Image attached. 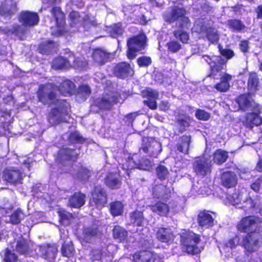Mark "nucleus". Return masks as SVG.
Returning <instances> with one entry per match:
<instances>
[{"instance_id": "f257e3e1", "label": "nucleus", "mask_w": 262, "mask_h": 262, "mask_svg": "<svg viewBox=\"0 0 262 262\" xmlns=\"http://www.w3.org/2000/svg\"><path fill=\"white\" fill-rule=\"evenodd\" d=\"M38 102L44 105H54L47 115L48 121L53 126L67 122L66 117L68 115L69 103L65 99L58 98L55 87L50 83L40 84L36 92Z\"/></svg>"}, {"instance_id": "f03ea898", "label": "nucleus", "mask_w": 262, "mask_h": 262, "mask_svg": "<svg viewBox=\"0 0 262 262\" xmlns=\"http://www.w3.org/2000/svg\"><path fill=\"white\" fill-rule=\"evenodd\" d=\"M141 151L149 157H157L162 151L161 143L152 138L144 137L139 153H135L127 158L122 164V168L126 171L134 169L149 170L152 168L151 161L141 155Z\"/></svg>"}, {"instance_id": "7ed1b4c3", "label": "nucleus", "mask_w": 262, "mask_h": 262, "mask_svg": "<svg viewBox=\"0 0 262 262\" xmlns=\"http://www.w3.org/2000/svg\"><path fill=\"white\" fill-rule=\"evenodd\" d=\"M262 219L256 215H247L242 217L237 223L236 228L240 233L260 234L262 232Z\"/></svg>"}, {"instance_id": "20e7f679", "label": "nucleus", "mask_w": 262, "mask_h": 262, "mask_svg": "<svg viewBox=\"0 0 262 262\" xmlns=\"http://www.w3.org/2000/svg\"><path fill=\"white\" fill-rule=\"evenodd\" d=\"M200 235L185 230L180 234V243L182 251L189 255H194L201 253L197 246L200 242Z\"/></svg>"}, {"instance_id": "39448f33", "label": "nucleus", "mask_w": 262, "mask_h": 262, "mask_svg": "<svg viewBox=\"0 0 262 262\" xmlns=\"http://www.w3.org/2000/svg\"><path fill=\"white\" fill-rule=\"evenodd\" d=\"M186 14L187 11L185 8L174 6L172 7L170 12L165 16L164 19L169 24L178 22V27L181 29H187L191 25V21Z\"/></svg>"}, {"instance_id": "423d86ee", "label": "nucleus", "mask_w": 262, "mask_h": 262, "mask_svg": "<svg viewBox=\"0 0 262 262\" xmlns=\"http://www.w3.org/2000/svg\"><path fill=\"white\" fill-rule=\"evenodd\" d=\"M147 40L146 35L142 32L129 37L126 41L127 58L129 60L135 58L136 53L145 49L147 46Z\"/></svg>"}, {"instance_id": "0eeeda50", "label": "nucleus", "mask_w": 262, "mask_h": 262, "mask_svg": "<svg viewBox=\"0 0 262 262\" xmlns=\"http://www.w3.org/2000/svg\"><path fill=\"white\" fill-rule=\"evenodd\" d=\"M107 201L106 190L101 185L95 186L91 191L89 206L101 209L106 206Z\"/></svg>"}, {"instance_id": "6e6552de", "label": "nucleus", "mask_w": 262, "mask_h": 262, "mask_svg": "<svg viewBox=\"0 0 262 262\" xmlns=\"http://www.w3.org/2000/svg\"><path fill=\"white\" fill-rule=\"evenodd\" d=\"M79 156L80 152L76 148L62 146L57 151L56 161L63 166L67 164H73L77 162Z\"/></svg>"}, {"instance_id": "1a4fd4ad", "label": "nucleus", "mask_w": 262, "mask_h": 262, "mask_svg": "<svg viewBox=\"0 0 262 262\" xmlns=\"http://www.w3.org/2000/svg\"><path fill=\"white\" fill-rule=\"evenodd\" d=\"M192 169L196 176L204 178L211 173V161L204 157H196L192 162Z\"/></svg>"}, {"instance_id": "9d476101", "label": "nucleus", "mask_w": 262, "mask_h": 262, "mask_svg": "<svg viewBox=\"0 0 262 262\" xmlns=\"http://www.w3.org/2000/svg\"><path fill=\"white\" fill-rule=\"evenodd\" d=\"M55 21L58 35H61L67 32L66 14L59 6H54L50 10Z\"/></svg>"}, {"instance_id": "9b49d317", "label": "nucleus", "mask_w": 262, "mask_h": 262, "mask_svg": "<svg viewBox=\"0 0 262 262\" xmlns=\"http://www.w3.org/2000/svg\"><path fill=\"white\" fill-rule=\"evenodd\" d=\"M261 245V242L255 234H247L242 238L241 246L244 249L245 253L248 255L257 251Z\"/></svg>"}, {"instance_id": "f8f14e48", "label": "nucleus", "mask_w": 262, "mask_h": 262, "mask_svg": "<svg viewBox=\"0 0 262 262\" xmlns=\"http://www.w3.org/2000/svg\"><path fill=\"white\" fill-rule=\"evenodd\" d=\"M18 20L23 27L31 28L38 24L39 17L37 12L25 10L19 13Z\"/></svg>"}, {"instance_id": "ddd939ff", "label": "nucleus", "mask_w": 262, "mask_h": 262, "mask_svg": "<svg viewBox=\"0 0 262 262\" xmlns=\"http://www.w3.org/2000/svg\"><path fill=\"white\" fill-rule=\"evenodd\" d=\"M112 72L116 77L124 79L128 77L133 76L134 71L132 68L130 63L122 61L119 62L113 67Z\"/></svg>"}, {"instance_id": "4468645a", "label": "nucleus", "mask_w": 262, "mask_h": 262, "mask_svg": "<svg viewBox=\"0 0 262 262\" xmlns=\"http://www.w3.org/2000/svg\"><path fill=\"white\" fill-rule=\"evenodd\" d=\"M133 258L134 262H156L161 259L156 252L147 250L136 252L133 254Z\"/></svg>"}, {"instance_id": "2eb2a0df", "label": "nucleus", "mask_w": 262, "mask_h": 262, "mask_svg": "<svg viewBox=\"0 0 262 262\" xmlns=\"http://www.w3.org/2000/svg\"><path fill=\"white\" fill-rule=\"evenodd\" d=\"M118 102V97L117 96L107 95L96 99L95 101V105L100 110L110 111Z\"/></svg>"}, {"instance_id": "dca6fc26", "label": "nucleus", "mask_w": 262, "mask_h": 262, "mask_svg": "<svg viewBox=\"0 0 262 262\" xmlns=\"http://www.w3.org/2000/svg\"><path fill=\"white\" fill-rule=\"evenodd\" d=\"M199 34L204 35L208 40L213 44L217 43L220 39V35L217 30L213 27L202 24L198 32Z\"/></svg>"}, {"instance_id": "f3484780", "label": "nucleus", "mask_w": 262, "mask_h": 262, "mask_svg": "<svg viewBox=\"0 0 262 262\" xmlns=\"http://www.w3.org/2000/svg\"><path fill=\"white\" fill-rule=\"evenodd\" d=\"M18 10L17 3L14 0H5L0 5V15L11 18Z\"/></svg>"}, {"instance_id": "a211bd4d", "label": "nucleus", "mask_w": 262, "mask_h": 262, "mask_svg": "<svg viewBox=\"0 0 262 262\" xmlns=\"http://www.w3.org/2000/svg\"><path fill=\"white\" fill-rule=\"evenodd\" d=\"M4 180L13 185L21 184L23 178V173L19 169L6 168L3 173Z\"/></svg>"}, {"instance_id": "6ab92c4d", "label": "nucleus", "mask_w": 262, "mask_h": 262, "mask_svg": "<svg viewBox=\"0 0 262 262\" xmlns=\"http://www.w3.org/2000/svg\"><path fill=\"white\" fill-rule=\"evenodd\" d=\"M214 220L209 211H201L197 216V222L203 229H208L214 225Z\"/></svg>"}, {"instance_id": "aec40b11", "label": "nucleus", "mask_w": 262, "mask_h": 262, "mask_svg": "<svg viewBox=\"0 0 262 262\" xmlns=\"http://www.w3.org/2000/svg\"><path fill=\"white\" fill-rule=\"evenodd\" d=\"M174 235L170 227H159L156 232V237L162 243H168L173 241Z\"/></svg>"}, {"instance_id": "412c9836", "label": "nucleus", "mask_w": 262, "mask_h": 262, "mask_svg": "<svg viewBox=\"0 0 262 262\" xmlns=\"http://www.w3.org/2000/svg\"><path fill=\"white\" fill-rule=\"evenodd\" d=\"M149 208L154 213L160 216H167L170 211V207L165 199L163 201H158L154 204L150 205Z\"/></svg>"}, {"instance_id": "4be33fe9", "label": "nucleus", "mask_w": 262, "mask_h": 262, "mask_svg": "<svg viewBox=\"0 0 262 262\" xmlns=\"http://www.w3.org/2000/svg\"><path fill=\"white\" fill-rule=\"evenodd\" d=\"M253 101L250 93L240 94L235 98V102L243 112H246L252 107Z\"/></svg>"}, {"instance_id": "5701e85b", "label": "nucleus", "mask_w": 262, "mask_h": 262, "mask_svg": "<svg viewBox=\"0 0 262 262\" xmlns=\"http://www.w3.org/2000/svg\"><path fill=\"white\" fill-rule=\"evenodd\" d=\"M92 57L95 62L102 66L109 61L110 53L101 48H96L93 49Z\"/></svg>"}, {"instance_id": "b1692460", "label": "nucleus", "mask_w": 262, "mask_h": 262, "mask_svg": "<svg viewBox=\"0 0 262 262\" xmlns=\"http://www.w3.org/2000/svg\"><path fill=\"white\" fill-rule=\"evenodd\" d=\"M51 84L55 87L56 90H58L61 95L64 96L73 95L75 89L74 83L69 79L63 80L57 87Z\"/></svg>"}, {"instance_id": "393cba45", "label": "nucleus", "mask_w": 262, "mask_h": 262, "mask_svg": "<svg viewBox=\"0 0 262 262\" xmlns=\"http://www.w3.org/2000/svg\"><path fill=\"white\" fill-rule=\"evenodd\" d=\"M86 194L81 191L75 192L69 198V205L72 208H80L85 203Z\"/></svg>"}, {"instance_id": "a878e982", "label": "nucleus", "mask_w": 262, "mask_h": 262, "mask_svg": "<svg viewBox=\"0 0 262 262\" xmlns=\"http://www.w3.org/2000/svg\"><path fill=\"white\" fill-rule=\"evenodd\" d=\"M221 183L226 188L235 187L237 184L236 174L231 171L224 172L221 177Z\"/></svg>"}, {"instance_id": "bb28decb", "label": "nucleus", "mask_w": 262, "mask_h": 262, "mask_svg": "<svg viewBox=\"0 0 262 262\" xmlns=\"http://www.w3.org/2000/svg\"><path fill=\"white\" fill-rule=\"evenodd\" d=\"M261 123L262 118L258 114L255 112L246 114L244 124L246 127L252 129L254 126H259Z\"/></svg>"}, {"instance_id": "cd10ccee", "label": "nucleus", "mask_w": 262, "mask_h": 262, "mask_svg": "<svg viewBox=\"0 0 262 262\" xmlns=\"http://www.w3.org/2000/svg\"><path fill=\"white\" fill-rule=\"evenodd\" d=\"M113 238L119 243H125L128 241V232L122 226L117 225L112 229Z\"/></svg>"}, {"instance_id": "c85d7f7f", "label": "nucleus", "mask_w": 262, "mask_h": 262, "mask_svg": "<svg viewBox=\"0 0 262 262\" xmlns=\"http://www.w3.org/2000/svg\"><path fill=\"white\" fill-rule=\"evenodd\" d=\"M191 142L190 135H182L179 137L178 142L176 144L177 150L184 155H188Z\"/></svg>"}, {"instance_id": "c756f323", "label": "nucleus", "mask_w": 262, "mask_h": 262, "mask_svg": "<svg viewBox=\"0 0 262 262\" xmlns=\"http://www.w3.org/2000/svg\"><path fill=\"white\" fill-rule=\"evenodd\" d=\"M210 72L208 77L213 79H218L223 75L222 70L224 69V63L221 60L212 61L210 63Z\"/></svg>"}, {"instance_id": "7c9ffc66", "label": "nucleus", "mask_w": 262, "mask_h": 262, "mask_svg": "<svg viewBox=\"0 0 262 262\" xmlns=\"http://www.w3.org/2000/svg\"><path fill=\"white\" fill-rule=\"evenodd\" d=\"M105 185L111 189L119 188L122 184L120 178L115 172H108L104 179Z\"/></svg>"}, {"instance_id": "2f4dec72", "label": "nucleus", "mask_w": 262, "mask_h": 262, "mask_svg": "<svg viewBox=\"0 0 262 262\" xmlns=\"http://www.w3.org/2000/svg\"><path fill=\"white\" fill-rule=\"evenodd\" d=\"M52 68L54 70H68L72 67L67 58L58 56L53 59L51 63Z\"/></svg>"}, {"instance_id": "473e14b6", "label": "nucleus", "mask_w": 262, "mask_h": 262, "mask_svg": "<svg viewBox=\"0 0 262 262\" xmlns=\"http://www.w3.org/2000/svg\"><path fill=\"white\" fill-rule=\"evenodd\" d=\"M57 251V248L53 245L46 244L39 246V252L46 259L55 258Z\"/></svg>"}, {"instance_id": "72a5a7b5", "label": "nucleus", "mask_w": 262, "mask_h": 262, "mask_svg": "<svg viewBox=\"0 0 262 262\" xmlns=\"http://www.w3.org/2000/svg\"><path fill=\"white\" fill-rule=\"evenodd\" d=\"M220 82L216 83L214 88L219 92H226L230 88L229 82L232 79V76L228 73H224L219 77Z\"/></svg>"}, {"instance_id": "f704fd0d", "label": "nucleus", "mask_w": 262, "mask_h": 262, "mask_svg": "<svg viewBox=\"0 0 262 262\" xmlns=\"http://www.w3.org/2000/svg\"><path fill=\"white\" fill-rule=\"evenodd\" d=\"M31 245L30 241L24 238H20L17 242L16 251L20 255L27 254L31 250Z\"/></svg>"}, {"instance_id": "c9c22d12", "label": "nucleus", "mask_w": 262, "mask_h": 262, "mask_svg": "<svg viewBox=\"0 0 262 262\" xmlns=\"http://www.w3.org/2000/svg\"><path fill=\"white\" fill-rule=\"evenodd\" d=\"M82 234L85 237H98L101 235L102 232L99 230L98 225L94 223L84 227L82 230Z\"/></svg>"}, {"instance_id": "e433bc0d", "label": "nucleus", "mask_w": 262, "mask_h": 262, "mask_svg": "<svg viewBox=\"0 0 262 262\" xmlns=\"http://www.w3.org/2000/svg\"><path fill=\"white\" fill-rule=\"evenodd\" d=\"M259 86V79L256 73L251 72L249 74V76L247 81V89L251 92L255 93Z\"/></svg>"}, {"instance_id": "4c0bfd02", "label": "nucleus", "mask_w": 262, "mask_h": 262, "mask_svg": "<svg viewBox=\"0 0 262 262\" xmlns=\"http://www.w3.org/2000/svg\"><path fill=\"white\" fill-rule=\"evenodd\" d=\"M124 205L121 201H114L110 204L109 211L114 217L122 215Z\"/></svg>"}, {"instance_id": "58836bf2", "label": "nucleus", "mask_w": 262, "mask_h": 262, "mask_svg": "<svg viewBox=\"0 0 262 262\" xmlns=\"http://www.w3.org/2000/svg\"><path fill=\"white\" fill-rule=\"evenodd\" d=\"M129 217L131 223L135 226L141 227L143 226L144 217L142 211L136 209L130 213Z\"/></svg>"}, {"instance_id": "ea45409f", "label": "nucleus", "mask_w": 262, "mask_h": 262, "mask_svg": "<svg viewBox=\"0 0 262 262\" xmlns=\"http://www.w3.org/2000/svg\"><path fill=\"white\" fill-rule=\"evenodd\" d=\"M92 170L87 167L81 166L78 169L76 176L80 182L85 183L88 182L92 176Z\"/></svg>"}, {"instance_id": "a19ab883", "label": "nucleus", "mask_w": 262, "mask_h": 262, "mask_svg": "<svg viewBox=\"0 0 262 262\" xmlns=\"http://www.w3.org/2000/svg\"><path fill=\"white\" fill-rule=\"evenodd\" d=\"M228 27L233 32H241L245 28V26L241 20L238 19H230L227 20Z\"/></svg>"}, {"instance_id": "79ce46f5", "label": "nucleus", "mask_w": 262, "mask_h": 262, "mask_svg": "<svg viewBox=\"0 0 262 262\" xmlns=\"http://www.w3.org/2000/svg\"><path fill=\"white\" fill-rule=\"evenodd\" d=\"M228 158V152L221 149H216L213 154V161L217 165L223 164Z\"/></svg>"}, {"instance_id": "37998d69", "label": "nucleus", "mask_w": 262, "mask_h": 262, "mask_svg": "<svg viewBox=\"0 0 262 262\" xmlns=\"http://www.w3.org/2000/svg\"><path fill=\"white\" fill-rule=\"evenodd\" d=\"M67 139L68 142L71 144H83L86 141V139L77 130L71 132Z\"/></svg>"}, {"instance_id": "c03bdc74", "label": "nucleus", "mask_w": 262, "mask_h": 262, "mask_svg": "<svg viewBox=\"0 0 262 262\" xmlns=\"http://www.w3.org/2000/svg\"><path fill=\"white\" fill-rule=\"evenodd\" d=\"M124 32V29L122 27V23L118 22L113 24L110 26L109 30V34L110 36L113 38H117L122 36Z\"/></svg>"}, {"instance_id": "a18cd8bd", "label": "nucleus", "mask_w": 262, "mask_h": 262, "mask_svg": "<svg viewBox=\"0 0 262 262\" xmlns=\"http://www.w3.org/2000/svg\"><path fill=\"white\" fill-rule=\"evenodd\" d=\"M59 217V221L62 225H69L71 221L74 219L73 214L72 213L67 211L63 209H59L57 211Z\"/></svg>"}, {"instance_id": "49530a36", "label": "nucleus", "mask_w": 262, "mask_h": 262, "mask_svg": "<svg viewBox=\"0 0 262 262\" xmlns=\"http://www.w3.org/2000/svg\"><path fill=\"white\" fill-rule=\"evenodd\" d=\"M60 251L62 256L70 258L74 255L75 250L71 242H64L61 246Z\"/></svg>"}, {"instance_id": "de8ad7c7", "label": "nucleus", "mask_w": 262, "mask_h": 262, "mask_svg": "<svg viewBox=\"0 0 262 262\" xmlns=\"http://www.w3.org/2000/svg\"><path fill=\"white\" fill-rule=\"evenodd\" d=\"M25 217L23 211L20 208H17L10 215L9 222L12 225L19 224Z\"/></svg>"}, {"instance_id": "09e8293b", "label": "nucleus", "mask_w": 262, "mask_h": 262, "mask_svg": "<svg viewBox=\"0 0 262 262\" xmlns=\"http://www.w3.org/2000/svg\"><path fill=\"white\" fill-rule=\"evenodd\" d=\"M55 48V42L52 40H47L40 43L38 47L39 52L42 54L51 53Z\"/></svg>"}, {"instance_id": "8fccbe9b", "label": "nucleus", "mask_w": 262, "mask_h": 262, "mask_svg": "<svg viewBox=\"0 0 262 262\" xmlns=\"http://www.w3.org/2000/svg\"><path fill=\"white\" fill-rule=\"evenodd\" d=\"M81 25L85 31H89L92 27H96L98 24L95 17L91 18L89 14H86L82 18Z\"/></svg>"}, {"instance_id": "3c124183", "label": "nucleus", "mask_w": 262, "mask_h": 262, "mask_svg": "<svg viewBox=\"0 0 262 262\" xmlns=\"http://www.w3.org/2000/svg\"><path fill=\"white\" fill-rule=\"evenodd\" d=\"M189 120V117L187 116H186L184 118H179L176 120V122L179 125L178 132L180 134H182L187 130L190 126Z\"/></svg>"}, {"instance_id": "603ef678", "label": "nucleus", "mask_w": 262, "mask_h": 262, "mask_svg": "<svg viewBox=\"0 0 262 262\" xmlns=\"http://www.w3.org/2000/svg\"><path fill=\"white\" fill-rule=\"evenodd\" d=\"M173 34L175 38L178 39L183 43H187L189 39V34L183 29L174 30Z\"/></svg>"}, {"instance_id": "864d4df0", "label": "nucleus", "mask_w": 262, "mask_h": 262, "mask_svg": "<svg viewBox=\"0 0 262 262\" xmlns=\"http://www.w3.org/2000/svg\"><path fill=\"white\" fill-rule=\"evenodd\" d=\"M156 173L158 178L161 181H163L167 178L169 172L164 165L160 164L156 168Z\"/></svg>"}, {"instance_id": "5fc2aeb1", "label": "nucleus", "mask_w": 262, "mask_h": 262, "mask_svg": "<svg viewBox=\"0 0 262 262\" xmlns=\"http://www.w3.org/2000/svg\"><path fill=\"white\" fill-rule=\"evenodd\" d=\"M4 260L5 262H17L18 257L15 253L7 248L4 253Z\"/></svg>"}, {"instance_id": "6e6d98bb", "label": "nucleus", "mask_w": 262, "mask_h": 262, "mask_svg": "<svg viewBox=\"0 0 262 262\" xmlns=\"http://www.w3.org/2000/svg\"><path fill=\"white\" fill-rule=\"evenodd\" d=\"M71 27H75L80 21L81 16L79 12L73 10L69 15Z\"/></svg>"}, {"instance_id": "4d7b16f0", "label": "nucleus", "mask_w": 262, "mask_h": 262, "mask_svg": "<svg viewBox=\"0 0 262 262\" xmlns=\"http://www.w3.org/2000/svg\"><path fill=\"white\" fill-rule=\"evenodd\" d=\"M164 188L161 185H156L152 188V196L154 199H159L163 197Z\"/></svg>"}, {"instance_id": "13d9d810", "label": "nucleus", "mask_w": 262, "mask_h": 262, "mask_svg": "<svg viewBox=\"0 0 262 262\" xmlns=\"http://www.w3.org/2000/svg\"><path fill=\"white\" fill-rule=\"evenodd\" d=\"M166 47L168 51L171 53H175L181 49V44L176 40H171L166 43Z\"/></svg>"}, {"instance_id": "bf43d9fd", "label": "nucleus", "mask_w": 262, "mask_h": 262, "mask_svg": "<svg viewBox=\"0 0 262 262\" xmlns=\"http://www.w3.org/2000/svg\"><path fill=\"white\" fill-rule=\"evenodd\" d=\"M103 250L102 248H98L93 249L90 252L91 259L92 261L100 260L103 256Z\"/></svg>"}, {"instance_id": "052dcab7", "label": "nucleus", "mask_w": 262, "mask_h": 262, "mask_svg": "<svg viewBox=\"0 0 262 262\" xmlns=\"http://www.w3.org/2000/svg\"><path fill=\"white\" fill-rule=\"evenodd\" d=\"M195 116L198 120L202 121L208 120L211 117L209 113L200 108L196 110Z\"/></svg>"}, {"instance_id": "680f3d73", "label": "nucleus", "mask_w": 262, "mask_h": 262, "mask_svg": "<svg viewBox=\"0 0 262 262\" xmlns=\"http://www.w3.org/2000/svg\"><path fill=\"white\" fill-rule=\"evenodd\" d=\"M137 62L140 67H147L151 64V59L149 56H143L139 57Z\"/></svg>"}, {"instance_id": "e2e57ef3", "label": "nucleus", "mask_w": 262, "mask_h": 262, "mask_svg": "<svg viewBox=\"0 0 262 262\" xmlns=\"http://www.w3.org/2000/svg\"><path fill=\"white\" fill-rule=\"evenodd\" d=\"M220 54L226 57L227 59H231L232 58L234 53L233 50L230 49H223L221 45L218 46Z\"/></svg>"}, {"instance_id": "0e129e2a", "label": "nucleus", "mask_w": 262, "mask_h": 262, "mask_svg": "<svg viewBox=\"0 0 262 262\" xmlns=\"http://www.w3.org/2000/svg\"><path fill=\"white\" fill-rule=\"evenodd\" d=\"M262 187V176L259 177L250 185V188L255 192H257Z\"/></svg>"}, {"instance_id": "69168bd1", "label": "nucleus", "mask_w": 262, "mask_h": 262, "mask_svg": "<svg viewBox=\"0 0 262 262\" xmlns=\"http://www.w3.org/2000/svg\"><path fill=\"white\" fill-rule=\"evenodd\" d=\"M139 115L138 112H132L125 116L126 123L127 125H132L136 117Z\"/></svg>"}, {"instance_id": "338daca9", "label": "nucleus", "mask_w": 262, "mask_h": 262, "mask_svg": "<svg viewBox=\"0 0 262 262\" xmlns=\"http://www.w3.org/2000/svg\"><path fill=\"white\" fill-rule=\"evenodd\" d=\"M78 93L83 96H89L91 93V91L88 85H81L78 88Z\"/></svg>"}, {"instance_id": "774afa93", "label": "nucleus", "mask_w": 262, "mask_h": 262, "mask_svg": "<svg viewBox=\"0 0 262 262\" xmlns=\"http://www.w3.org/2000/svg\"><path fill=\"white\" fill-rule=\"evenodd\" d=\"M146 96L148 99H157L158 97V93L151 89H147L145 91Z\"/></svg>"}]
</instances>
